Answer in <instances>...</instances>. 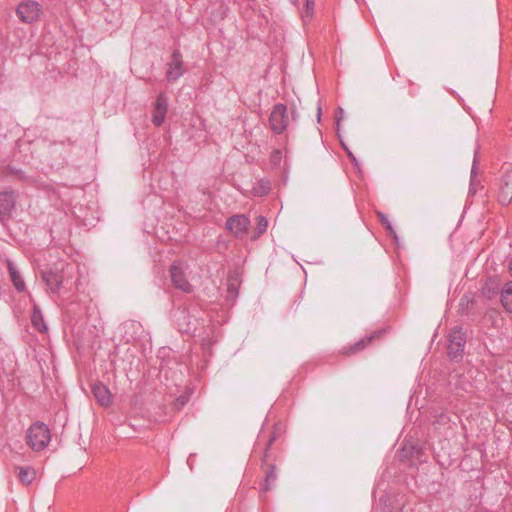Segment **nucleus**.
<instances>
[{
	"label": "nucleus",
	"mask_w": 512,
	"mask_h": 512,
	"mask_svg": "<svg viewBox=\"0 0 512 512\" xmlns=\"http://www.w3.org/2000/svg\"><path fill=\"white\" fill-rule=\"evenodd\" d=\"M465 345V335L461 329H454L449 334L448 354L451 358L459 357Z\"/></svg>",
	"instance_id": "obj_7"
},
{
	"label": "nucleus",
	"mask_w": 512,
	"mask_h": 512,
	"mask_svg": "<svg viewBox=\"0 0 512 512\" xmlns=\"http://www.w3.org/2000/svg\"><path fill=\"white\" fill-rule=\"evenodd\" d=\"M267 226H268V222H267L266 218L263 216H258L257 217V227H256L258 235L264 233L267 229Z\"/></svg>",
	"instance_id": "obj_21"
},
{
	"label": "nucleus",
	"mask_w": 512,
	"mask_h": 512,
	"mask_svg": "<svg viewBox=\"0 0 512 512\" xmlns=\"http://www.w3.org/2000/svg\"><path fill=\"white\" fill-rule=\"evenodd\" d=\"M290 2H291L293 5H295L296 7H298V8L300 7V2H299V0H290Z\"/></svg>",
	"instance_id": "obj_24"
},
{
	"label": "nucleus",
	"mask_w": 512,
	"mask_h": 512,
	"mask_svg": "<svg viewBox=\"0 0 512 512\" xmlns=\"http://www.w3.org/2000/svg\"><path fill=\"white\" fill-rule=\"evenodd\" d=\"M378 336H379L378 333H374L370 336L362 338L361 340H359L358 342H356L353 345L345 346L342 348L341 354H343L345 356H351V355L357 354V353L361 352L362 350H364L366 347H368L372 343V341Z\"/></svg>",
	"instance_id": "obj_12"
},
{
	"label": "nucleus",
	"mask_w": 512,
	"mask_h": 512,
	"mask_svg": "<svg viewBox=\"0 0 512 512\" xmlns=\"http://www.w3.org/2000/svg\"><path fill=\"white\" fill-rule=\"evenodd\" d=\"M16 470L18 471L20 482L25 485L31 484L36 477V471L32 467H17Z\"/></svg>",
	"instance_id": "obj_17"
},
{
	"label": "nucleus",
	"mask_w": 512,
	"mask_h": 512,
	"mask_svg": "<svg viewBox=\"0 0 512 512\" xmlns=\"http://www.w3.org/2000/svg\"><path fill=\"white\" fill-rule=\"evenodd\" d=\"M498 201L508 205L512 201V164H506L501 169Z\"/></svg>",
	"instance_id": "obj_2"
},
{
	"label": "nucleus",
	"mask_w": 512,
	"mask_h": 512,
	"mask_svg": "<svg viewBox=\"0 0 512 512\" xmlns=\"http://www.w3.org/2000/svg\"><path fill=\"white\" fill-rule=\"evenodd\" d=\"M349 157L353 160H355V158L353 157L352 153L349 152Z\"/></svg>",
	"instance_id": "obj_25"
},
{
	"label": "nucleus",
	"mask_w": 512,
	"mask_h": 512,
	"mask_svg": "<svg viewBox=\"0 0 512 512\" xmlns=\"http://www.w3.org/2000/svg\"><path fill=\"white\" fill-rule=\"evenodd\" d=\"M282 153L280 150H274L271 154V162L274 165H278L281 161Z\"/></svg>",
	"instance_id": "obj_23"
},
{
	"label": "nucleus",
	"mask_w": 512,
	"mask_h": 512,
	"mask_svg": "<svg viewBox=\"0 0 512 512\" xmlns=\"http://www.w3.org/2000/svg\"><path fill=\"white\" fill-rule=\"evenodd\" d=\"M168 110V101L165 94L161 93L156 99L152 113V122L155 126H161L165 120V116Z\"/></svg>",
	"instance_id": "obj_8"
},
{
	"label": "nucleus",
	"mask_w": 512,
	"mask_h": 512,
	"mask_svg": "<svg viewBox=\"0 0 512 512\" xmlns=\"http://www.w3.org/2000/svg\"><path fill=\"white\" fill-rule=\"evenodd\" d=\"M92 393H93L95 399L97 400V402L103 407H108L113 402V396H112L110 390L108 389L107 386H105L104 384H102L100 382L95 383L93 385Z\"/></svg>",
	"instance_id": "obj_11"
},
{
	"label": "nucleus",
	"mask_w": 512,
	"mask_h": 512,
	"mask_svg": "<svg viewBox=\"0 0 512 512\" xmlns=\"http://www.w3.org/2000/svg\"><path fill=\"white\" fill-rule=\"evenodd\" d=\"M250 225V221L247 216L238 214L230 217L226 222L227 229L233 233L236 237H243Z\"/></svg>",
	"instance_id": "obj_6"
},
{
	"label": "nucleus",
	"mask_w": 512,
	"mask_h": 512,
	"mask_svg": "<svg viewBox=\"0 0 512 512\" xmlns=\"http://www.w3.org/2000/svg\"><path fill=\"white\" fill-rule=\"evenodd\" d=\"M315 0H304V4L300 9V16L303 23H310L314 17Z\"/></svg>",
	"instance_id": "obj_15"
},
{
	"label": "nucleus",
	"mask_w": 512,
	"mask_h": 512,
	"mask_svg": "<svg viewBox=\"0 0 512 512\" xmlns=\"http://www.w3.org/2000/svg\"><path fill=\"white\" fill-rule=\"evenodd\" d=\"M233 284H229V291L232 289Z\"/></svg>",
	"instance_id": "obj_26"
},
{
	"label": "nucleus",
	"mask_w": 512,
	"mask_h": 512,
	"mask_svg": "<svg viewBox=\"0 0 512 512\" xmlns=\"http://www.w3.org/2000/svg\"><path fill=\"white\" fill-rule=\"evenodd\" d=\"M17 16L22 22H36L43 13L42 6L36 1L28 0L21 2L17 7Z\"/></svg>",
	"instance_id": "obj_5"
},
{
	"label": "nucleus",
	"mask_w": 512,
	"mask_h": 512,
	"mask_svg": "<svg viewBox=\"0 0 512 512\" xmlns=\"http://www.w3.org/2000/svg\"><path fill=\"white\" fill-rule=\"evenodd\" d=\"M31 320H32L33 326L39 332H46L47 331V326L44 323L43 316H42V314L40 313V311L36 307L34 308Z\"/></svg>",
	"instance_id": "obj_18"
},
{
	"label": "nucleus",
	"mask_w": 512,
	"mask_h": 512,
	"mask_svg": "<svg viewBox=\"0 0 512 512\" xmlns=\"http://www.w3.org/2000/svg\"><path fill=\"white\" fill-rule=\"evenodd\" d=\"M50 431L44 423H35L27 431V444L34 451H42L50 442Z\"/></svg>",
	"instance_id": "obj_1"
},
{
	"label": "nucleus",
	"mask_w": 512,
	"mask_h": 512,
	"mask_svg": "<svg viewBox=\"0 0 512 512\" xmlns=\"http://www.w3.org/2000/svg\"><path fill=\"white\" fill-rule=\"evenodd\" d=\"M289 124L287 107L284 104H276L269 116L270 129L276 133H283Z\"/></svg>",
	"instance_id": "obj_3"
},
{
	"label": "nucleus",
	"mask_w": 512,
	"mask_h": 512,
	"mask_svg": "<svg viewBox=\"0 0 512 512\" xmlns=\"http://www.w3.org/2000/svg\"><path fill=\"white\" fill-rule=\"evenodd\" d=\"M378 215V218L380 220V222L385 226V228L390 232V233H393L394 234V231L392 229V226H391V223L389 222L387 216H385L383 213L381 212H378L377 213Z\"/></svg>",
	"instance_id": "obj_22"
},
{
	"label": "nucleus",
	"mask_w": 512,
	"mask_h": 512,
	"mask_svg": "<svg viewBox=\"0 0 512 512\" xmlns=\"http://www.w3.org/2000/svg\"><path fill=\"white\" fill-rule=\"evenodd\" d=\"M277 478L275 467L270 465L266 471V476L264 480V484L262 486L263 491H268L271 489L272 484L275 482Z\"/></svg>",
	"instance_id": "obj_19"
},
{
	"label": "nucleus",
	"mask_w": 512,
	"mask_h": 512,
	"mask_svg": "<svg viewBox=\"0 0 512 512\" xmlns=\"http://www.w3.org/2000/svg\"><path fill=\"white\" fill-rule=\"evenodd\" d=\"M279 430H280L279 428L275 427L274 431L272 432L271 436L269 437V439L267 441L265 453H264V461H267V459L269 457L268 450L271 447V445L273 444V442L277 439V437L279 435Z\"/></svg>",
	"instance_id": "obj_20"
},
{
	"label": "nucleus",
	"mask_w": 512,
	"mask_h": 512,
	"mask_svg": "<svg viewBox=\"0 0 512 512\" xmlns=\"http://www.w3.org/2000/svg\"><path fill=\"white\" fill-rule=\"evenodd\" d=\"M188 266L181 262L176 261L170 267V277L173 286L185 293L192 292V285L186 278V270Z\"/></svg>",
	"instance_id": "obj_4"
},
{
	"label": "nucleus",
	"mask_w": 512,
	"mask_h": 512,
	"mask_svg": "<svg viewBox=\"0 0 512 512\" xmlns=\"http://www.w3.org/2000/svg\"><path fill=\"white\" fill-rule=\"evenodd\" d=\"M16 195L13 191L0 193V219L3 221L11 216L15 208Z\"/></svg>",
	"instance_id": "obj_9"
},
{
	"label": "nucleus",
	"mask_w": 512,
	"mask_h": 512,
	"mask_svg": "<svg viewBox=\"0 0 512 512\" xmlns=\"http://www.w3.org/2000/svg\"><path fill=\"white\" fill-rule=\"evenodd\" d=\"M7 268L9 271V275L11 278V281L15 287V289L19 292H22L25 290V282L23 278L21 277L20 272L16 269L14 264L10 261L7 263Z\"/></svg>",
	"instance_id": "obj_14"
},
{
	"label": "nucleus",
	"mask_w": 512,
	"mask_h": 512,
	"mask_svg": "<svg viewBox=\"0 0 512 512\" xmlns=\"http://www.w3.org/2000/svg\"><path fill=\"white\" fill-rule=\"evenodd\" d=\"M501 303L506 311L512 313V282L504 284L501 291Z\"/></svg>",
	"instance_id": "obj_16"
},
{
	"label": "nucleus",
	"mask_w": 512,
	"mask_h": 512,
	"mask_svg": "<svg viewBox=\"0 0 512 512\" xmlns=\"http://www.w3.org/2000/svg\"><path fill=\"white\" fill-rule=\"evenodd\" d=\"M183 72L184 69L181 54L179 51H175L172 55L171 61L168 64L167 79L169 81H175L180 76H182Z\"/></svg>",
	"instance_id": "obj_10"
},
{
	"label": "nucleus",
	"mask_w": 512,
	"mask_h": 512,
	"mask_svg": "<svg viewBox=\"0 0 512 512\" xmlns=\"http://www.w3.org/2000/svg\"><path fill=\"white\" fill-rule=\"evenodd\" d=\"M42 277L52 292H57L62 285L63 276L59 272L44 271Z\"/></svg>",
	"instance_id": "obj_13"
}]
</instances>
